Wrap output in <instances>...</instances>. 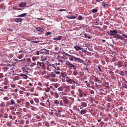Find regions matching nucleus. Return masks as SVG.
I'll list each match as a JSON object with an SVG mask.
<instances>
[{
  "mask_svg": "<svg viewBox=\"0 0 127 127\" xmlns=\"http://www.w3.org/2000/svg\"><path fill=\"white\" fill-rule=\"evenodd\" d=\"M2 69L4 70L3 71L4 72H5L6 71V70L8 68H7L4 67L2 68Z\"/></svg>",
  "mask_w": 127,
  "mask_h": 127,
  "instance_id": "obj_44",
  "label": "nucleus"
},
{
  "mask_svg": "<svg viewBox=\"0 0 127 127\" xmlns=\"http://www.w3.org/2000/svg\"><path fill=\"white\" fill-rule=\"evenodd\" d=\"M66 78L68 79H69L70 77L69 76H66Z\"/></svg>",
  "mask_w": 127,
  "mask_h": 127,
  "instance_id": "obj_61",
  "label": "nucleus"
},
{
  "mask_svg": "<svg viewBox=\"0 0 127 127\" xmlns=\"http://www.w3.org/2000/svg\"><path fill=\"white\" fill-rule=\"evenodd\" d=\"M49 76L50 78L52 77H55L56 76V74L55 73H52L50 74L49 75Z\"/></svg>",
  "mask_w": 127,
  "mask_h": 127,
  "instance_id": "obj_14",
  "label": "nucleus"
},
{
  "mask_svg": "<svg viewBox=\"0 0 127 127\" xmlns=\"http://www.w3.org/2000/svg\"><path fill=\"white\" fill-rule=\"evenodd\" d=\"M27 14L26 13L22 14L21 15H18L17 16L18 17H24L26 16Z\"/></svg>",
  "mask_w": 127,
  "mask_h": 127,
  "instance_id": "obj_17",
  "label": "nucleus"
},
{
  "mask_svg": "<svg viewBox=\"0 0 127 127\" xmlns=\"http://www.w3.org/2000/svg\"><path fill=\"white\" fill-rule=\"evenodd\" d=\"M30 102L31 103V104H32L33 102V101L32 100H30Z\"/></svg>",
  "mask_w": 127,
  "mask_h": 127,
  "instance_id": "obj_50",
  "label": "nucleus"
},
{
  "mask_svg": "<svg viewBox=\"0 0 127 127\" xmlns=\"http://www.w3.org/2000/svg\"><path fill=\"white\" fill-rule=\"evenodd\" d=\"M37 59V58L35 57H33L32 58V59L33 61H34L36 60Z\"/></svg>",
  "mask_w": 127,
  "mask_h": 127,
  "instance_id": "obj_24",
  "label": "nucleus"
},
{
  "mask_svg": "<svg viewBox=\"0 0 127 127\" xmlns=\"http://www.w3.org/2000/svg\"><path fill=\"white\" fill-rule=\"evenodd\" d=\"M79 96L81 97H82L83 96V93H79Z\"/></svg>",
  "mask_w": 127,
  "mask_h": 127,
  "instance_id": "obj_28",
  "label": "nucleus"
},
{
  "mask_svg": "<svg viewBox=\"0 0 127 127\" xmlns=\"http://www.w3.org/2000/svg\"><path fill=\"white\" fill-rule=\"evenodd\" d=\"M55 66L52 65H50L48 66L47 69L49 71H52L54 70Z\"/></svg>",
  "mask_w": 127,
  "mask_h": 127,
  "instance_id": "obj_2",
  "label": "nucleus"
},
{
  "mask_svg": "<svg viewBox=\"0 0 127 127\" xmlns=\"http://www.w3.org/2000/svg\"><path fill=\"white\" fill-rule=\"evenodd\" d=\"M4 76V75L2 73H0V78L1 79L2 78L3 76Z\"/></svg>",
  "mask_w": 127,
  "mask_h": 127,
  "instance_id": "obj_36",
  "label": "nucleus"
},
{
  "mask_svg": "<svg viewBox=\"0 0 127 127\" xmlns=\"http://www.w3.org/2000/svg\"><path fill=\"white\" fill-rule=\"evenodd\" d=\"M5 100H7L8 99V98L7 97H4L3 98Z\"/></svg>",
  "mask_w": 127,
  "mask_h": 127,
  "instance_id": "obj_52",
  "label": "nucleus"
},
{
  "mask_svg": "<svg viewBox=\"0 0 127 127\" xmlns=\"http://www.w3.org/2000/svg\"><path fill=\"white\" fill-rule=\"evenodd\" d=\"M119 109L121 111H122L123 109H122V107H120V108H119Z\"/></svg>",
  "mask_w": 127,
  "mask_h": 127,
  "instance_id": "obj_55",
  "label": "nucleus"
},
{
  "mask_svg": "<svg viewBox=\"0 0 127 127\" xmlns=\"http://www.w3.org/2000/svg\"><path fill=\"white\" fill-rule=\"evenodd\" d=\"M27 61L28 63H30L31 62V60L29 58H28L27 59Z\"/></svg>",
  "mask_w": 127,
  "mask_h": 127,
  "instance_id": "obj_38",
  "label": "nucleus"
},
{
  "mask_svg": "<svg viewBox=\"0 0 127 127\" xmlns=\"http://www.w3.org/2000/svg\"><path fill=\"white\" fill-rule=\"evenodd\" d=\"M72 67H73V68L74 70H76V68L75 65H73Z\"/></svg>",
  "mask_w": 127,
  "mask_h": 127,
  "instance_id": "obj_40",
  "label": "nucleus"
},
{
  "mask_svg": "<svg viewBox=\"0 0 127 127\" xmlns=\"http://www.w3.org/2000/svg\"><path fill=\"white\" fill-rule=\"evenodd\" d=\"M11 113L13 115H14L15 114V112L13 111H12L11 112Z\"/></svg>",
  "mask_w": 127,
  "mask_h": 127,
  "instance_id": "obj_63",
  "label": "nucleus"
},
{
  "mask_svg": "<svg viewBox=\"0 0 127 127\" xmlns=\"http://www.w3.org/2000/svg\"><path fill=\"white\" fill-rule=\"evenodd\" d=\"M65 64L68 66L70 68H71L73 65V64H71L68 61H67L65 63Z\"/></svg>",
  "mask_w": 127,
  "mask_h": 127,
  "instance_id": "obj_7",
  "label": "nucleus"
},
{
  "mask_svg": "<svg viewBox=\"0 0 127 127\" xmlns=\"http://www.w3.org/2000/svg\"><path fill=\"white\" fill-rule=\"evenodd\" d=\"M40 42V41H32L31 42L33 43H39Z\"/></svg>",
  "mask_w": 127,
  "mask_h": 127,
  "instance_id": "obj_33",
  "label": "nucleus"
},
{
  "mask_svg": "<svg viewBox=\"0 0 127 127\" xmlns=\"http://www.w3.org/2000/svg\"><path fill=\"white\" fill-rule=\"evenodd\" d=\"M26 106H30V104L29 102H27L26 103Z\"/></svg>",
  "mask_w": 127,
  "mask_h": 127,
  "instance_id": "obj_47",
  "label": "nucleus"
},
{
  "mask_svg": "<svg viewBox=\"0 0 127 127\" xmlns=\"http://www.w3.org/2000/svg\"><path fill=\"white\" fill-rule=\"evenodd\" d=\"M38 85L40 86H41L42 84L40 83L39 82V83H38Z\"/></svg>",
  "mask_w": 127,
  "mask_h": 127,
  "instance_id": "obj_59",
  "label": "nucleus"
},
{
  "mask_svg": "<svg viewBox=\"0 0 127 127\" xmlns=\"http://www.w3.org/2000/svg\"><path fill=\"white\" fill-rule=\"evenodd\" d=\"M97 11V10L96 9H95L92 10V12L93 13L96 12Z\"/></svg>",
  "mask_w": 127,
  "mask_h": 127,
  "instance_id": "obj_29",
  "label": "nucleus"
},
{
  "mask_svg": "<svg viewBox=\"0 0 127 127\" xmlns=\"http://www.w3.org/2000/svg\"><path fill=\"white\" fill-rule=\"evenodd\" d=\"M54 71L57 74H60V72L59 71H56V70Z\"/></svg>",
  "mask_w": 127,
  "mask_h": 127,
  "instance_id": "obj_48",
  "label": "nucleus"
},
{
  "mask_svg": "<svg viewBox=\"0 0 127 127\" xmlns=\"http://www.w3.org/2000/svg\"><path fill=\"white\" fill-rule=\"evenodd\" d=\"M56 70H59L60 68L58 66H55V68Z\"/></svg>",
  "mask_w": 127,
  "mask_h": 127,
  "instance_id": "obj_35",
  "label": "nucleus"
},
{
  "mask_svg": "<svg viewBox=\"0 0 127 127\" xmlns=\"http://www.w3.org/2000/svg\"><path fill=\"white\" fill-rule=\"evenodd\" d=\"M36 54L37 55H38L39 54V52L38 51H37L36 52Z\"/></svg>",
  "mask_w": 127,
  "mask_h": 127,
  "instance_id": "obj_56",
  "label": "nucleus"
},
{
  "mask_svg": "<svg viewBox=\"0 0 127 127\" xmlns=\"http://www.w3.org/2000/svg\"><path fill=\"white\" fill-rule=\"evenodd\" d=\"M62 37V36H58L57 37L53 38V39L54 40H60L61 39Z\"/></svg>",
  "mask_w": 127,
  "mask_h": 127,
  "instance_id": "obj_19",
  "label": "nucleus"
},
{
  "mask_svg": "<svg viewBox=\"0 0 127 127\" xmlns=\"http://www.w3.org/2000/svg\"><path fill=\"white\" fill-rule=\"evenodd\" d=\"M70 87V86H68L66 87V88L68 91H69V90H70L69 87Z\"/></svg>",
  "mask_w": 127,
  "mask_h": 127,
  "instance_id": "obj_49",
  "label": "nucleus"
},
{
  "mask_svg": "<svg viewBox=\"0 0 127 127\" xmlns=\"http://www.w3.org/2000/svg\"><path fill=\"white\" fill-rule=\"evenodd\" d=\"M26 3L25 2H22L20 3L19 5V6L21 7H22L26 6Z\"/></svg>",
  "mask_w": 127,
  "mask_h": 127,
  "instance_id": "obj_11",
  "label": "nucleus"
},
{
  "mask_svg": "<svg viewBox=\"0 0 127 127\" xmlns=\"http://www.w3.org/2000/svg\"><path fill=\"white\" fill-rule=\"evenodd\" d=\"M83 96H86V94L84 93H83Z\"/></svg>",
  "mask_w": 127,
  "mask_h": 127,
  "instance_id": "obj_64",
  "label": "nucleus"
},
{
  "mask_svg": "<svg viewBox=\"0 0 127 127\" xmlns=\"http://www.w3.org/2000/svg\"><path fill=\"white\" fill-rule=\"evenodd\" d=\"M62 98L63 99V102L64 104L68 103L69 100L65 96H63L62 97Z\"/></svg>",
  "mask_w": 127,
  "mask_h": 127,
  "instance_id": "obj_5",
  "label": "nucleus"
},
{
  "mask_svg": "<svg viewBox=\"0 0 127 127\" xmlns=\"http://www.w3.org/2000/svg\"><path fill=\"white\" fill-rule=\"evenodd\" d=\"M36 31H40L41 32H43L44 31L43 29L42 28H40L39 27H37L36 28Z\"/></svg>",
  "mask_w": 127,
  "mask_h": 127,
  "instance_id": "obj_13",
  "label": "nucleus"
},
{
  "mask_svg": "<svg viewBox=\"0 0 127 127\" xmlns=\"http://www.w3.org/2000/svg\"><path fill=\"white\" fill-rule=\"evenodd\" d=\"M23 57V56L22 55H20L18 57V58L19 59H21Z\"/></svg>",
  "mask_w": 127,
  "mask_h": 127,
  "instance_id": "obj_51",
  "label": "nucleus"
},
{
  "mask_svg": "<svg viewBox=\"0 0 127 127\" xmlns=\"http://www.w3.org/2000/svg\"><path fill=\"white\" fill-rule=\"evenodd\" d=\"M7 86H5L4 87V88L5 89H7Z\"/></svg>",
  "mask_w": 127,
  "mask_h": 127,
  "instance_id": "obj_62",
  "label": "nucleus"
},
{
  "mask_svg": "<svg viewBox=\"0 0 127 127\" xmlns=\"http://www.w3.org/2000/svg\"><path fill=\"white\" fill-rule=\"evenodd\" d=\"M123 36H124V37L127 38V35H123Z\"/></svg>",
  "mask_w": 127,
  "mask_h": 127,
  "instance_id": "obj_57",
  "label": "nucleus"
},
{
  "mask_svg": "<svg viewBox=\"0 0 127 127\" xmlns=\"http://www.w3.org/2000/svg\"><path fill=\"white\" fill-rule=\"evenodd\" d=\"M19 53H26V51L24 50H21V51H19Z\"/></svg>",
  "mask_w": 127,
  "mask_h": 127,
  "instance_id": "obj_43",
  "label": "nucleus"
},
{
  "mask_svg": "<svg viewBox=\"0 0 127 127\" xmlns=\"http://www.w3.org/2000/svg\"><path fill=\"white\" fill-rule=\"evenodd\" d=\"M68 56L69 57V59L70 61H73L75 62L77 61L80 63L83 62V61L80 59L75 57L73 56L70 55L68 54Z\"/></svg>",
  "mask_w": 127,
  "mask_h": 127,
  "instance_id": "obj_1",
  "label": "nucleus"
},
{
  "mask_svg": "<svg viewBox=\"0 0 127 127\" xmlns=\"http://www.w3.org/2000/svg\"><path fill=\"white\" fill-rule=\"evenodd\" d=\"M10 109L11 110L15 111L16 110V109L13 106H11Z\"/></svg>",
  "mask_w": 127,
  "mask_h": 127,
  "instance_id": "obj_25",
  "label": "nucleus"
},
{
  "mask_svg": "<svg viewBox=\"0 0 127 127\" xmlns=\"http://www.w3.org/2000/svg\"><path fill=\"white\" fill-rule=\"evenodd\" d=\"M28 78V76L25 74L23 77V78L25 79H27Z\"/></svg>",
  "mask_w": 127,
  "mask_h": 127,
  "instance_id": "obj_45",
  "label": "nucleus"
},
{
  "mask_svg": "<svg viewBox=\"0 0 127 127\" xmlns=\"http://www.w3.org/2000/svg\"><path fill=\"white\" fill-rule=\"evenodd\" d=\"M72 19H75L76 18V17L74 16H73L71 17Z\"/></svg>",
  "mask_w": 127,
  "mask_h": 127,
  "instance_id": "obj_60",
  "label": "nucleus"
},
{
  "mask_svg": "<svg viewBox=\"0 0 127 127\" xmlns=\"http://www.w3.org/2000/svg\"><path fill=\"white\" fill-rule=\"evenodd\" d=\"M22 70L24 72H30L31 70L29 67H23L22 68Z\"/></svg>",
  "mask_w": 127,
  "mask_h": 127,
  "instance_id": "obj_4",
  "label": "nucleus"
},
{
  "mask_svg": "<svg viewBox=\"0 0 127 127\" xmlns=\"http://www.w3.org/2000/svg\"><path fill=\"white\" fill-rule=\"evenodd\" d=\"M54 103L55 105L58 106L59 104V102L58 100H55L54 101Z\"/></svg>",
  "mask_w": 127,
  "mask_h": 127,
  "instance_id": "obj_12",
  "label": "nucleus"
},
{
  "mask_svg": "<svg viewBox=\"0 0 127 127\" xmlns=\"http://www.w3.org/2000/svg\"><path fill=\"white\" fill-rule=\"evenodd\" d=\"M37 64L38 66V68H39V66L42 67V69H44L45 67V64L44 63H41L40 62H37Z\"/></svg>",
  "mask_w": 127,
  "mask_h": 127,
  "instance_id": "obj_3",
  "label": "nucleus"
},
{
  "mask_svg": "<svg viewBox=\"0 0 127 127\" xmlns=\"http://www.w3.org/2000/svg\"><path fill=\"white\" fill-rule=\"evenodd\" d=\"M67 81L68 83L70 84H74V83H75V82L74 80L71 79H68Z\"/></svg>",
  "mask_w": 127,
  "mask_h": 127,
  "instance_id": "obj_8",
  "label": "nucleus"
},
{
  "mask_svg": "<svg viewBox=\"0 0 127 127\" xmlns=\"http://www.w3.org/2000/svg\"><path fill=\"white\" fill-rule=\"evenodd\" d=\"M79 93H83V92H82V91L81 90V89H80L79 90Z\"/></svg>",
  "mask_w": 127,
  "mask_h": 127,
  "instance_id": "obj_54",
  "label": "nucleus"
},
{
  "mask_svg": "<svg viewBox=\"0 0 127 127\" xmlns=\"http://www.w3.org/2000/svg\"><path fill=\"white\" fill-rule=\"evenodd\" d=\"M59 85V84H56L55 85V87L56 88H57L58 87V86Z\"/></svg>",
  "mask_w": 127,
  "mask_h": 127,
  "instance_id": "obj_53",
  "label": "nucleus"
},
{
  "mask_svg": "<svg viewBox=\"0 0 127 127\" xmlns=\"http://www.w3.org/2000/svg\"><path fill=\"white\" fill-rule=\"evenodd\" d=\"M61 55H63V56H64L65 55L68 56V54L64 52H62L61 53Z\"/></svg>",
  "mask_w": 127,
  "mask_h": 127,
  "instance_id": "obj_21",
  "label": "nucleus"
},
{
  "mask_svg": "<svg viewBox=\"0 0 127 127\" xmlns=\"http://www.w3.org/2000/svg\"><path fill=\"white\" fill-rule=\"evenodd\" d=\"M31 109L33 111H35V108L34 107H32L31 108Z\"/></svg>",
  "mask_w": 127,
  "mask_h": 127,
  "instance_id": "obj_46",
  "label": "nucleus"
},
{
  "mask_svg": "<svg viewBox=\"0 0 127 127\" xmlns=\"http://www.w3.org/2000/svg\"><path fill=\"white\" fill-rule=\"evenodd\" d=\"M59 11H66V10H65V9H63L59 10Z\"/></svg>",
  "mask_w": 127,
  "mask_h": 127,
  "instance_id": "obj_42",
  "label": "nucleus"
},
{
  "mask_svg": "<svg viewBox=\"0 0 127 127\" xmlns=\"http://www.w3.org/2000/svg\"><path fill=\"white\" fill-rule=\"evenodd\" d=\"M22 19L21 18H15L14 21L17 22H21L22 21Z\"/></svg>",
  "mask_w": 127,
  "mask_h": 127,
  "instance_id": "obj_9",
  "label": "nucleus"
},
{
  "mask_svg": "<svg viewBox=\"0 0 127 127\" xmlns=\"http://www.w3.org/2000/svg\"><path fill=\"white\" fill-rule=\"evenodd\" d=\"M74 48L76 51H78L82 49V48L81 47L78 46L77 45L75 46Z\"/></svg>",
  "mask_w": 127,
  "mask_h": 127,
  "instance_id": "obj_10",
  "label": "nucleus"
},
{
  "mask_svg": "<svg viewBox=\"0 0 127 127\" xmlns=\"http://www.w3.org/2000/svg\"><path fill=\"white\" fill-rule=\"evenodd\" d=\"M51 34V32H48L45 33V36H47L48 35H50Z\"/></svg>",
  "mask_w": 127,
  "mask_h": 127,
  "instance_id": "obj_27",
  "label": "nucleus"
},
{
  "mask_svg": "<svg viewBox=\"0 0 127 127\" xmlns=\"http://www.w3.org/2000/svg\"><path fill=\"white\" fill-rule=\"evenodd\" d=\"M11 124L10 122L7 123V125L8 127H10Z\"/></svg>",
  "mask_w": 127,
  "mask_h": 127,
  "instance_id": "obj_41",
  "label": "nucleus"
},
{
  "mask_svg": "<svg viewBox=\"0 0 127 127\" xmlns=\"http://www.w3.org/2000/svg\"><path fill=\"white\" fill-rule=\"evenodd\" d=\"M120 74L121 75H122V76H123L124 75V72H123V71H121V72H120Z\"/></svg>",
  "mask_w": 127,
  "mask_h": 127,
  "instance_id": "obj_39",
  "label": "nucleus"
},
{
  "mask_svg": "<svg viewBox=\"0 0 127 127\" xmlns=\"http://www.w3.org/2000/svg\"><path fill=\"white\" fill-rule=\"evenodd\" d=\"M102 6H104L105 7H106L108 5V4H107L105 3L104 2H102Z\"/></svg>",
  "mask_w": 127,
  "mask_h": 127,
  "instance_id": "obj_26",
  "label": "nucleus"
},
{
  "mask_svg": "<svg viewBox=\"0 0 127 127\" xmlns=\"http://www.w3.org/2000/svg\"><path fill=\"white\" fill-rule=\"evenodd\" d=\"M46 50L45 49L41 50L40 51V52L42 54L46 52Z\"/></svg>",
  "mask_w": 127,
  "mask_h": 127,
  "instance_id": "obj_16",
  "label": "nucleus"
},
{
  "mask_svg": "<svg viewBox=\"0 0 127 127\" xmlns=\"http://www.w3.org/2000/svg\"><path fill=\"white\" fill-rule=\"evenodd\" d=\"M15 103L13 99H11V104L13 105Z\"/></svg>",
  "mask_w": 127,
  "mask_h": 127,
  "instance_id": "obj_30",
  "label": "nucleus"
},
{
  "mask_svg": "<svg viewBox=\"0 0 127 127\" xmlns=\"http://www.w3.org/2000/svg\"><path fill=\"white\" fill-rule=\"evenodd\" d=\"M84 18V17L82 16H79L78 17V18L77 19L79 20H81L82 19H83Z\"/></svg>",
  "mask_w": 127,
  "mask_h": 127,
  "instance_id": "obj_20",
  "label": "nucleus"
},
{
  "mask_svg": "<svg viewBox=\"0 0 127 127\" xmlns=\"http://www.w3.org/2000/svg\"><path fill=\"white\" fill-rule=\"evenodd\" d=\"M56 98L58 97H59V95L58 94L56 93H55L54 94Z\"/></svg>",
  "mask_w": 127,
  "mask_h": 127,
  "instance_id": "obj_32",
  "label": "nucleus"
},
{
  "mask_svg": "<svg viewBox=\"0 0 127 127\" xmlns=\"http://www.w3.org/2000/svg\"><path fill=\"white\" fill-rule=\"evenodd\" d=\"M63 88L62 87H60L58 88V90L59 91H62L63 90Z\"/></svg>",
  "mask_w": 127,
  "mask_h": 127,
  "instance_id": "obj_37",
  "label": "nucleus"
},
{
  "mask_svg": "<svg viewBox=\"0 0 127 127\" xmlns=\"http://www.w3.org/2000/svg\"><path fill=\"white\" fill-rule=\"evenodd\" d=\"M117 33V32L116 31V30H111L110 31V35H115Z\"/></svg>",
  "mask_w": 127,
  "mask_h": 127,
  "instance_id": "obj_6",
  "label": "nucleus"
},
{
  "mask_svg": "<svg viewBox=\"0 0 127 127\" xmlns=\"http://www.w3.org/2000/svg\"><path fill=\"white\" fill-rule=\"evenodd\" d=\"M81 104L82 106L85 107H86L87 105V104L85 102H82Z\"/></svg>",
  "mask_w": 127,
  "mask_h": 127,
  "instance_id": "obj_18",
  "label": "nucleus"
},
{
  "mask_svg": "<svg viewBox=\"0 0 127 127\" xmlns=\"http://www.w3.org/2000/svg\"><path fill=\"white\" fill-rule=\"evenodd\" d=\"M71 88L72 89H74L75 88L74 86H71Z\"/></svg>",
  "mask_w": 127,
  "mask_h": 127,
  "instance_id": "obj_58",
  "label": "nucleus"
},
{
  "mask_svg": "<svg viewBox=\"0 0 127 127\" xmlns=\"http://www.w3.org/2000/svg\"><path fill=\"white\" fill-rule=\"evenodd\" d=\"M50 90V88H47L45 89V91L46 92H49V90Z\"/></svg>",
  "mask_w": 127,
  "mask_h": 127,
  "instance_id": "obj_34",
  "label": "nucleus"
},
{
  "mask_svg": "<svg viewBox=\"0 0 127 127\" xmlns=\"http://www.w3.org/2000/svg\"><path fill=\"white\" fill-rule=\"evenodd\" d=\"M87 111V110H82L81 111L80 113L82 114H83L86 113Z\"/></svg>",
  "mask_w": 127,
  "mask_h": 127,
  "instance_id": "obj_15",
  "label": "nucleus"
},
{
  "mask_svg": "<svg viewBox=\"0 0 127 127\" xmlns=\"http://www.w3.org/2000/svg\"><path fill=\"white\" fill-rule=\"evenodd\" d=\"M78 74V73L77 72V71L76 70H74V71L73 72V74L75 76H76Z\"/></svg>",
  "mask_w": 127,
  "mask_h": 127,
  "instance_id": "obj_22",
  "label": "nucleus"
},
{
  "mask_svg": "<svg viewBox=\"0 0 127 127\" xmlns=\"http://www.w3.org/2000/svg\"><path fill=\"white\" fill-rule=\"evenodd\" d=\"M94 78L95 79V81L96 82L100 81V80H99V79H98V78H97L96 77H95V76H94Z\"/></svg>",
  "mask_w": 127,
  "mask_h": 127,
  "instance_id": "obj_31",
  "label": "nucleus"
},
{
  "mask_svg": "<svg viewBox=\"0 0 127 127\" xmlns=\"http://www.w3.org/2000/svg\"><path fill=\"white\" fill-rule=\"evenodd\" d=\"M84 35L85 37L87 38L90 39L91 38L90 36H88V35L86 33H85L84 34Z\"/></svg>",
  "mask_w": 127,
  "mask_h": 127,
  "instance_id": "obj_23",
  "label": "nucleus"
}]
</instances>
